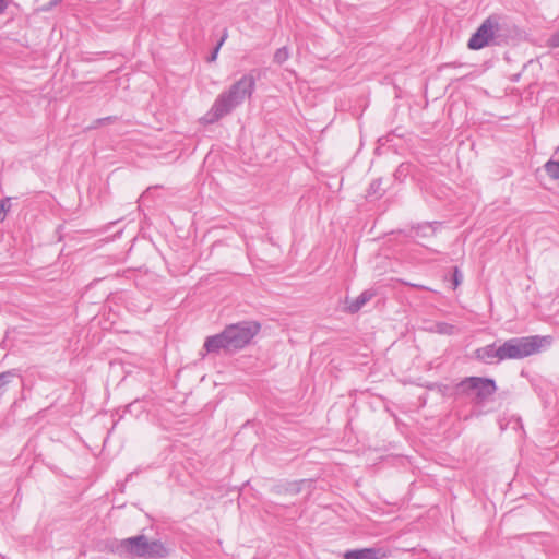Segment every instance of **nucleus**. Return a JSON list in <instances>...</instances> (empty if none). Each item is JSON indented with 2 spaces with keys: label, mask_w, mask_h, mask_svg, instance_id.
<instances>
[{
  "label": "nucleus",
  "mask_w": 559,
  "mask_h": 559,
  "mask_svg": "<svg viewBox=\"0 0 559 559\" xmlns=\"http://www.w3.org/2000/svg\"><path fill=\"white\" fill-rule=\"evenodd\" d=\"M253 72L242 75L228 90L216 97L212 108L204 117L206 122L214 123L218 121L251 97L255 88Z\"/></svg>",
  "instance_id": "nucleus-1"
},
{
  "label": "nucleus",
  "mask_w": 559,
  "mask_h": 559,
  "mask_svg": "<svg viewBox=\"0 0 559 559\" xmlns=\"http://www.w3.org/2000/svg\"><path fill=\"white\" fill-rule=\"evenodd\" d=\"M260 331V324L255 321H242L230 324L219 334L209 336L204 343L207 353L235 352L243 348Z\"/></svg>",
  "instance_id": "nucleus-2"
},
{
  "label": "nucleus",
  "mask_w": 559,
  "mask_h": 559,
  "mask_svg": "<svg viewBox=\"0 0 559 559\" xmlns=\"http://www.w3.org/2000/svg\"><path fill=\"white\" fill-rule=\"evenodd\" d=\"M551 336H523L513 337L501 344L502 358L507 359H523L531 355L539 353L551 345Z\"/></svg>",
  "instance_id": "nucleus-3"
},
{
  "label": "nucleus",
  "mask_w": 559,
  "mask_h": 559,
  "mask_svg": "<svg viewBox=\"0 0 559 559\" xmlns=\"http://www.w3.org/2000/svg\"><path fill=\"white\" fill-rule=\"evenodd\" d=\"M507 41V28L498 16L486 19L468 40L467 47L479 50L486 46H500Z\"/></svg>",
  "instance_id": "nucleus-4"
},
{
  "label": "nucleus",
  "mask_w": 559,
  "mask_h": 559,
  "mask_svg": "<svg viewBox=\"0 0 559 559\" xmlns=\"http://www.w3.org/2000/svg\"><path fill=\"white\" fill-rule=\"evenodd\" d=\"M116 551L144 558L164 557L167 551L159 540H148L145 535L129 537L119 542Z\"/></svg>",
  "instance_id": "nucleus-5"
},
{
  "label": "nucleus",
  "mask_w": 559,
  "mask_h": 559,
  "mask_svg": "<svg viewBox=\"0 0 559 559\" xmlns=\"http://www.w3.org/2000/svg\"><path fill=\"white\" fill-rule=\"evenodd\" d=\"M463 391H475L479 400H486L491 396L496 390V383L492 379L469 377L460 383Z\"/></svg>",
  "instance_id": "nucleus-6"
},
{
  "label": "nucleus",
  "mask_w": 559,
  "mask_h": 559,
  "mask_svg": "<svg viewBox=\"0 0 559 559\" xmlns=\"http://www.w3.org/2000/svg\"><path fill=\"white\" fill-rule=\"evenodd\" d=\"M474 357L485 364H497L503 361L502 358V348L500 346H496V344H489L484 347L477 348L474 352Z\"/></svg>",
  "instance_id": "nucleus-7"
},
{
  "label": "nucleus",
  "mask_w": 559,
  "mask_h": 559,
  "mask_svg": "<svg viewBox=\"0 0 559 559\" xmlns=\"http://www.w3.org/2000/svg\"><path fill=\"white\" fill-rule=\"evenodd\" d=\"M383 554L380 549L376 548H364L346 551L344 555L345 559H379Z\"/></svg>",
  "instance_id": "nucleus-8"
},
{
  "label": "nucleus",
  "mask_w": 559,
  "mask_h": 559,
  "mask_svg": "<svg viewBox=\"0 0 559 559\" xmlns=\"http://www.w3.org/2000/svg\"><path fill=\"white\" fill-rule=\"evenodd\" d=\"M373 293L370 290L362 292L356 299H346V309L350 313L358 312L371 298Z\"/></svg>",
  "instance_id": "nucleus-9"
},
{
  "label": "nucleus",
  "mask_w": 559,
  "mask_h": 559,
  "mask_svg": "<svg viewBox=\"0 0 559 559\" xmlns=\"http://www.w3.org/2000/svg\"><path fill=\"white\" fill-rule=\"evenodd\" d=\"M384 192L385 189L383 188V180L378 178L370 183L367 195L372 199H379L384 194Z\"/></svg>",
  "instance_id": "nucleus-10"
},
{
  "label": "nucleus",
  "mask_w": 559,
  "mask_h": 559,
  "mask_svg": "<svg viewBox=\"0 0 559 559\" xmlns=\"http://www.w3.org/2000/svg\"><path fill=\"white\" fill-rule=\"evenodd\" d=\"M435 331L439 334L452 335V334L456 333V328L447 322H438L435 325Z\"/></svg>",
  "instance_id": "nucleus-11"
},
{
  "label": "nucleus",
  "mask_w": 559,
  "mask_h": 559,
  "mask_svg": "<svg viewBox=\"0 0 559 559\" xmlns=\"http://www.w3.org/2000/svg\"><path fill=\"white\" fill-rule=\"evenodd\" d=\"M544 167L550 178L559 179V162L548 160Z\"/></svg>",
  "instance_id": "nucleus-12"
},
{
  "label": "nucleus",
  "mask_w": 559,
  "mask_h": 559,
  "mask_svg": "<svg viewBox=\"0 0 559 559\" xmlns=\"http://www.w3.org/2000/svg\"><path fill=\"white\" fill-rule=\"evenodd\" d=\"M289 58V52L286 47L278 48L274 53V62L282 64Z\"/></svg>",
  "instance_id": "nucleus-13"
},
{
  "label": "nucleus",
  "mask_w": 559,
  "mask_h": 559,
  "mask_svg": "<svg viewBox=\"0 0 559 559\" xmlns=\"http://www.w3.org/2000/svg\"><path fill=\"white\" fill-rule=\"evenodd\" d=\"M15 373L13 371H4L0 373V390H2L4 386H7L12 379L14 378Z\"/></svg>",
  "instance_id": "nucleus-14"
},
{
  "label": "nucleus",
  "mask_w": 559,
  "mask_h": 559,
  "mask_svg": "<svg viewBox=\"0 0 559 559\" xmlns=\"http://www.w3.org/2000/svg\"><path fill=\"white\" fill-rule=\"evenodd\" d=\"M9 209H10V199L7 198V199L1 200L0 201V222L4 221Z\"/></svg>",
  "instance_id": "nucleus-15"
},
{
  "label": "nucleus",
  "mask_w": 559,
  "mask_h": 559,
  "mask_svg": "<svg viewBox=\"0 0 559 559\" xmlns=\"http://www.w3.org/2000/svg\"><path fill=\"white\" fill-rule=\"evenodd\" d=\"M549 48H559V31L554 33L546 43Z\"/></svg>",
  "instance_id": "nucleus-16"
},
{
  "label": "nucleus",
  "mask_w": 559,
  "mask_h": 559,
  "mask_svg": "<svg viewBox=\"0 0 559 559\" xmlns=\"http://www.w3.org/2000/svg\"><path fill=\"white\" fill-rule=\"evenodd\" d=\"M222 47V41H218L214 50L212 51L211 56L207 58L209 62H213L217 59L218 51Z\"/></svg>",
  "instance_id": "nucleus-17"
},
{
  "label": "nucleus",
  "mask_w": 559,
  "mask_h": 559,
  "mask_svg": "<svg viewBox=\"0 0 559 559\" xmlns=\"http://www.w3.org/2000/svg\"><path fill=\"white\" fill-rule=\"evenodd\" d=\"M8 8V0H0V15L4 13Z\"/></svg>",
  "instance_id": "nucleus-18"
},
{
  "label": "nucleus",
  "mask_w": 559,
  "mask_h": 559,
  "mask_svg": "<svg viewBox=\"0 0 559 559\" xmlns=\"http://www.w3.org/2000/svg\"><path fill=\"white\" fill-rule=\"evenodd\" d=\"M227 36H228V33H227V31L225 29V31H224V33H223V36H222V38H221V40H219V41H222V45H223V44H224V41L226 40Z\"/></svg>",
  "instance_id": "nucleus-19"
},
{
  "label": "nucleus",
  "mask_w": 559,
  "mask_h": 559,
  "mask_svg": "<svg viewBox=\"0 0 559 559\" xmlns=\"http://www.w3.org/2000/svg\"><path fill=\"white\" fill-rule=\"evenodd\" d=\"M460 283L459 281V277H457V270H455V273H454V285L457 286Z\"/></svg>",
  "instance_id": "nucleus-20"
},
{
  "label": "nucleus",
  "mask_w": 559,
  "mask_h": 559,
  "mask_svg": "<svg viewBox=\"0 0 559 559\" xmlns=\"http://www.w3.org/2000/svg\"><path fill=\"white\" fill-rule=\"evenodd\" d=\"M60 1H61V0H52L51 5H56V4H58Z\"/></svg>",
  "instance_id": "nucleus-21"
},
{
  "label": "nucleus",
  "mask_w": 559,
  "mask_h": 559,
  "mask_svg": "<svg viewBox=\"0 0 559 559\" xmlns=\"http://www.w3.org/2000/svg\"><path fill=\"white\" fill-rule=\"evenodd\" d=\"M414 287H420L421 289H427L425 286H418V285H413Z\"/></svg>",
  "instance_id": "nucleus-22"
}]
</instances>
